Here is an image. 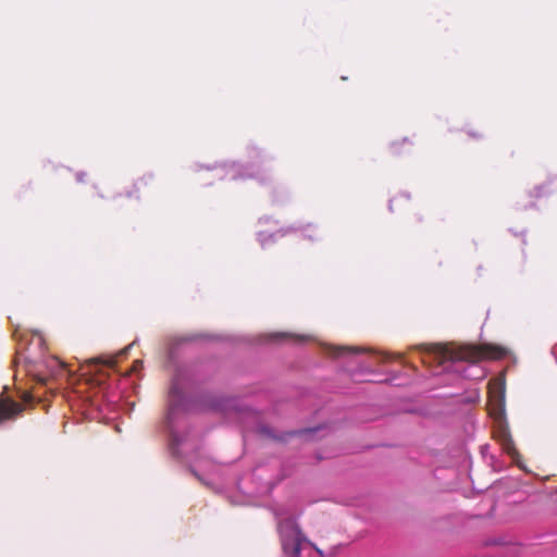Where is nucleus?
<instances>
[{"mask_svg":"<svg viewBox=\"0 0 557 557\" xmlns=\"http://www.w3.org/2000/svg\"><path fill=\"white\" fill-rule=\"evenodd\" d=\"M405 146H412V143L408 138H403L400 140H395L391 148L393 153L399 154L404 151Z\"/></svg>","mask_w":557,"mask_h":557,"instance_id":"7","label":"nucleus"},{"mask_svg":"<svg viewBox=\"0 0 557 557\" xmlns=\"http://www.w3.org/2000/svg\"><path fill=\"white\" fill-rule=\"evenodd\" d=\"M49 362H50V363H52V364L62 366V364H61V362H60L57 358H51V359L49 360Z\"/></svg>","mask_w":557,"mask_h":557,"instance_id":"12","label":"nucleus"},{"mask_svg":"<svg viewBox=\"0 0 557 557\" xmlns=\"http://www.w3.org/2000/svg\"><path fill=\"white\" fill-rule=\"evenodd\" d=\"M496 401L499 407V416H502V413H503L502 411H503V407H504V394L503 393H502V395L498 396Z\"/></svg>","mask_w":557,"mask_h":557,"instance_id":"11","label":"nucleus"},{"mask_svg":"<svg viewBox=\"0 0 557 557\" xmlns=\"http://www.w3.org/2000/svg\"><path fill=\"white\" fill-rule=\"evenodd\" d=\"M507 355V350L492 344L462 345L453 348H445L443 357L454 361L479 362L482 360H499Z\"/></svg>","mask_w":557,"mask_h":557,"instance_id":"1","label":"nucleus"},{"mask_svg":"<svg viewBox=\"0 0 557 557\" xmlns=\"http://www.w3.org/2000/svg\"><path fill=\"white\" fill-rule=\"evenodd\" d=\"M24 410L23 405L9 397H0V424L13 420Z\"/></svg>","mask_w":557,"mask_h":557,"instance_id":"3","label":"nucleus"},{"mask_svg":"<svg viewBox=\"0 0 557 557\" xmlns=\"http://www.w3.org/2000/svg\"><path fill=\"white\" fill-rule=\"evenodd\" d=\"M271 338L273 339H287V338H293V339H297V341H301L304 339L302 336H297V335H294V334H290V333H274L271 335Z\"/></svg>","mask_w":557,"mask_h":557,"instance_id":"9","label":"nucleus"},{"mask_svg":"<svg viewBox=\"0 0 557 557\" xmlns=\"http://www.w3.org/2000/svg\"><path fill=\"white\" fill-rule=\"evenodd\" d=\"M256 178H257V180H259V181H260V183H263V182H264V180H263V178H259V177H256Z\"/></svg>","mask_w":557,"mask_h":557,"instance_id":"16","label":"nucleus"},{"mask_svg":"<svg viewBox=\"0 0 557 557\" xmlns=\"http://www.w3.org/2000/svg\"><path fill=\"white\" fill-rule=\"evenodd\" d=\"M277 532L286 557H300L301 545L308 541L296 519L294 517L280 519L277 521Z\"/></svg>","mask_w":557,"mask_h":557,"instance_id":"2","label":"nucleus"},{"mask_svg":"<svg viewBox=\"0 0 557 557\" xmlns=\"http://www.w3.org/2000/svg\"><path fill=\"white\" fill-rule=\"evenodd\" d=\"M143 362L140 360H136L134 362V370H137V368L141 367Z\"/></svg>","mask_w":557,"mask_h":557,"instance_id":"13","label":"nucleus"},{"mask_svg":"<svg viewBox=\"0 0 557 557\" xmlns=\"http://www.w3.org/2000/svg\"><path fill=\"white\" fill-rule=\"evenodd\" d=\"M327 351L331 356L338 358L343 356L364 352L366 349L358 346H329Z\"/></svg>","mask_w":557,"mask_h":557,"instance_id":"5","label":"nucleus"},{"mask_svg":"<svg viewBox=\"0 0 557 557\" xmlns=\"http://www.w3.org/2000/svg\"><path fill=\"white\" fill-rule=\"evenodd\" d=\"M309 430H304V431H299V432H292V433H287V435H295L297 433H306L308 432Z\"/></svg>","mask_w":557,"mask_h":557,"instance_id":"14","label":"nucleus"},{"mask_svg":"<svg viewBox=\"0 0 557 557\" xmlns=\"http://www.w3.org/2000/svg\"><path fill=\"white\" fill-rule=\"evenodd\" d=\"M90 363L102 364V366H106L109 368H113L116 364V360L114 357H108V358L97 357V358L91 359Z\"/></svg>","mask_w":557,"mask_h":557,"instance_id":"8","label":"nucleus"},{"mask_svg":"<svg viewBox=\"0 0 557 557\" xmlns=\"http://www.w3.org/2000/svg\"><path fill=\"white\" fill-rule=\"evenodd\" d=\"M183 399V394L176 383H173L170 392H169V419H171V416L174 413V411L178 408L181 405V401Z\"/></svg>","mask_w":557,"mask_h":557,"instance_id":"6","label":"nucleus"},{"mask_svg":"<svg viewBox=\"0 0 557 557\" xmlns=\"http://www.w3.org/2000/svg\"><path fill=\"white\" fill-rule=\"evenodd\" d=\"M39 345H42V338L38 337Z\"/></svg>","mask_w":557,"mask_h":557,"instance_id":"15","label":"nucleus"},{"mask_svg":"<svg viewBox=\"0 0 557 557\" xmlns=\"http://www.w3.org/2000/svg\"><path fill=\"white\" fill-rule=\"evenodd\" d=\"M494 435L507 454H517L512 437L506 425L500 424L499 428L495 431Z\"/></svg>","mask_w":557,"mask_h":557,"instance_id":"4","label":"nucleus"},{"mask_svg":"<svg viewBox=\"0 0 557 557\" xmlns=\"http://www.w3.org/2000/svg\"><path fill=\"white\" fill-rule=\"evenodd\" d=\"M35 380L37 383L45 385V384H47L48 377L44 376L41 374H36Z\"/></svg>","mask_w":557,"mask_h":557,"instance_id":"10","label":"nucleus"}]
</instances>
